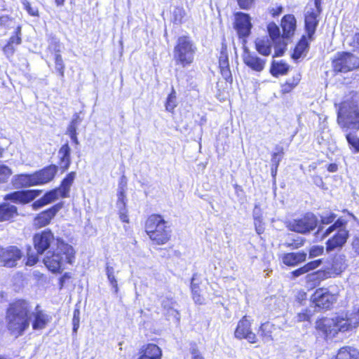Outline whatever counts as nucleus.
<instances>
[{
	"mask_svg": "<svg viewBox=\"0 0 359 359\" xmlns=\"http://www.w3.org/2000/svg\"><path fill=\"white\" fill-rule=\"evenodd\" d=\"M337 123L348 143V135L353 137L359 130V107L356 102L345 101L339 104L337 109Z\"/></svg>",
	"mask_w": 359,
	"mask_h": 359,
	"instance_id": "1",
	"label": "nucleus"
},
{
	"mask_svg": "<svg viewBox=\"0 0 359 359\" xmlns=\"http://www.w3.org/2000/svg\"><path fill=\"white\" fill-rule=\"evenodd\" d=\"M8 328L16 337L22 335L29 327L30 316L29 305L18 301L11 305L7 312Z\"/></svg>",
	"mask_w": 359,
	"mask_h": 359,
	"instance_id": "2",
	"label": "nucleus"
},
{
	"mask_svg": "<svg viewBox=\"0 0 359 359\" xmlns=\"http://www.w3.org/2000/svg\"><path fill=\"white\" fill-rule=\"evenodd\" d=\"M55 251L46 255L43 259L46 267L53 273H60L66 264H72L74 260L75 250L73 247L63 240L57 238Z\"/></svg>",
	"mask_w": 359,
	"mask_h": 359,
	"instance_id": "3",
	"label": "nucleus"
},
{
	"mask_svg": "<svg viewBox=\"0 0 359 359\" xmlns=\"http://www.w3.org/2000/svg\"><path fill=\"white\" fill-rule=\"evenodd\" d=\"M316 329L323 332L327 337H333L339 332H346L354 328L348 313H340L334 318H325L316 322Z\"/></svg>",
	"mask_w": 359,
	"mask_h": 359,
	"instance_id": "4",
	"label": "nucleus"
},
{
	"mask_svg": "<svg viewBox=\"0 0 359 359\" xmlns=\"http://www.w3.org/2000/svg\"><path fill=\"white\" fill-rule=\"evenodd\" d=\"M146 232L149 238L158 245L166 243L170 238V231L167 222L158 215H152L147 219Z\"/></svg>",
	"mask_w": 359,
	"mask_h": 359,
	"instance_id": "5",
	"label": "nucleus"
},
{
	"mask_svg": "<svg viewBox=\"0 0 359 359\" xmlns=\"http://www.w3.org/2000/svg\"><path fill=\"white\" fill-rule=\"evenodd\" d=\"M196 48L189 37L178 38L173 50V58L176 65L182 67L191 65L194 60Z\"/></svg>",
	"mask_w": 359,
	"mask_h": 359,
	"instance_id": "6",
	"label": "nucleus"
},
{
	"mask_svg": "<svg viewBox=\"0 0 359 359\" xmlns=\"http://www.w3.org/2000/svg\"><path fill=\"white\" fill-rule=\"evenodd\" d=\"M344 222L341 219H337V222L328 229H326L323 236L325 237L334 231L337 232L327 241V251H332L337 248H341L346 242L348 236V231L343 228Z\"/></svg>",
	"mask_w": 359,
	"mask_h": 359,
	"instance_id": "7",
	"label": "nucleus"
},
{
	"mask_svg": "<svg viewBox=\"0 0 359 359\" xmlns=\"http://www.w3.org/2000/svg\"><path fill=\"white\" fill-rule=\"evenodd\" d=\"M321 0H311L305 8V28L310 41L313 39V35L316 32L318 24Z\"/></svg>",
	"mask_w": 359,
	"mask_h": 359,
	"instance_id": "8",
	"label": "nucleus"
},
{
	"mask_svg": "<svg viewBox=\"0 0 359 359\" xmlns=\"http://www.w3.org/2000/svg\"><path fill=\"white\" fill-rule=\"evenodd\" d=\"M334 70L337 72H348L359 67L357 57L349 53H341L332 61Z\"/></svg>",
	"mask_w": 359,
	"mask_h": 359,
	"instance_id": "9",
	"label": "nucleus"
},
{
	"mask_svg": "<svg viewBox=\"0 0 359 359\" xmlns=\"http://www.w3.org/2000/svg\"><path fill=\"white\" fill-rule=\"evenodd\" d=\"M317 218L313 214H306L301 219H294L288 224L290 230L300 233H306L313 231L317 226Z\"/></svg>",
	"mask_w": 359,
	"mask_h": 359,
	"instance_id": "10",
	"label": "nucleus"
},
{
	"mask_svg": "<svg viewBox=\"0 0 359 359\" xmlns=\"http://www.w3.org/2000/svg\"><path fill=\"white\" fill-rule=\"evenodd\" d=\"M234 336L236 339L248 340L249 343L255 344L257 341L256 334L251 330V322L247 316H243L238 323Z\"/></svg>",
	"mask_w": 359,
	"mask_h": 359,
	"instance_id": "11",
	"label": "nucleus"
},
{
	"mask_svg": "<svg viewBox=\"0 0 359 359\" xmlns=\"http://www.w3.org/2000/svg\"><path fill=\"white\" fill-rule=\"evenodd\" d=\"M311 301L317 307L329 309L337 301V296L325 289L319 288L311 296Z\"/></svg>",
	"mask_w": 359,
	"mask_h": 359,
	"instance_id": "12",
	"label": "nucleus"
},
{
	"mask_svg": "<svg viewBox=\"0 0 359 359\" xmlns=\"http://www.w3.org/2000/svg\"><path fill=\"white\" fill-rule=\"evenodd\" d=\"M22 253L15 246L0 249V264L6 267H13L21 258Z\"/></svg>",
	"mask_w": 359,
	"mask_h": 359,
	"instance_id": "13",
	"label": "nucleus"
},
{
	"mask_svg": "<svg viewBox=\"0 0 359 359\" xmlns=\"http://www.w3.org/2000/svg\"><path fill=\"white\" fill-rule=\"evenodd\" d=\"M252 27L251 18L248 14L242 12L235 13L234 27L239 37L249 36Z\"/></svg>",
	"mask_w": 359,
	"mask_h": 359,
	"instance_id": "14",
	"label": "nucleus"
},
{
	"mask_svg": "<svg viewBox=\"0 0 359 359\" xmlns=\"http://www.w3.org/2000/svg\"><path fill=\"white\" fill-rule=\"evenodd\" d=\"M34 248L39 254H43L48 250L54 240V236L50 230L46 229L36 233L34 236Z\"/></svg>",
	"mask_w": 359,
	"mask_h": 359,
	"instance_id": "15",
	"label": "nucleus"
},
{
	"mask_svg": "<svg viewBox=\"0 0 359 359\" xmlns=\"http://www.w3.org/2000/svg\"><path fill=\"white\" fill-rule=\"evenodd\" d=\"M30 322L34 330H41L46 328L50 322L51 317L37 306L32 312L29 311Z\"/></svg>",
	"mask_w": 359,
	"mask_h": 359,
	"instance_id": "16",
	"label": "nucleus"
},
{
	"mask_svg": "<svg viewBox=\"0 0 359 359\" xmlns=\"http://www.w3.org/2000/svg\"><path fill=\"white\" fill-rule=\"evenodd\" d=\"M41 190L17 191L5 196V200H11L14 202L27 203L33 201L41 194Z\"/></svg>",
	"mask_w": 359,
	"mask_h": 359,
	"instance_id": "17",
	"label": "nucleus"
},
{
	"mask_svg": "<svg viewBox=\"0 0 359 359\" xmlns=\"http://www.w3.org/2000/svg\"><path fill=\"white\" fill-rule=\"evenodd\" d=\"M243 62L251 69L262 72L265 67L266 60L259 57L256 54L250 53L246 48L243 54Z\"/></svg>",
	"mask_w": 359,
	"mask_h": 359,
	"instance_id": "18",
	"label": "nucleus"
},
{
	"mask_svg": "<svg viewBox=\"0 0 359 359\" xmlns=\"http://www.w3.org/2000/svg\"><path fill=\"white\" fill-rule=\"evenodd\" d=\"M57 172V167L55 165L47 166L34 172L37 185H42L52 181Z\"/></svg>",
	"mask_w": 359,
	"mask_h": 359,
	"instance_id": "19",
	"label": "nucleus"
},
{
	"mask_svg": "<svg viewBox=\"0 0 359 359\" xmlns=\"http://www.w3.org/2000/svg\"><path fill=\"white\" fill-rule=\"evenodd\" d=\"M346 267L345 256L342 255H336L330 266H327L325 271L328 278L340 274Z\"/></svg>",
	"mask_w": 359,
	"mask_h": 359,
	"instance_id": "20",
	"label": "nucleus"
},
{
	"mask_svg": "<svg viewBox=\"0 0 359 359\" xmlns=\"http://www.w3.org/2000/svg\"><path fill=\"white\" fill-rule=\"evenodd\" d=\"M279 332V327L270 322H266L260 325L258 333L264 342H269L273 341Z\"/></svg>",
	"mask_w": 359,
	"mask_h": 359,
	"instance_id": "21",
	"label": "nucleus"
},
{
	"mask_svg": "<svg viewBox=\"0 0 359 359\" xmlns=\"http://www.w3.org/2000/svg\"><path fill=\"white\" fill-rule=\"evenodd\" d=\"M58 210L59 206L55 205L41 212L34 218V225L37 228H41L48 225Z\"/></svg>",
	"mask_w": 359,
	"mask_h": 359,
	"instance_id": "22",
	"label": "nucleus"
},
{
	"mask_svg": "<svg viewBox=\"0 0 359 359\" xmlns=\"http://www.w3.org/2000/svg\"><path fill=\"white\" fill-rule=\"evenodd\" d=\"M307 254L305 252L285 253L282 257L284 264L290 266H296L306 261Z\"/></svg>",
	"mask_w": 359,
	"mask_h": 359,
	"instance_id": "23",
	"label": "nucleus"
},
{
	"mask_svg": "<svg viewBox=\"0 0 359 359\" xmlns=\"http://www.w3.org/2000/svg\"><path fill=\"white\" fill-rule=\"evenodd\" d=\"M161 349L156 344H147L142 348L137 359H161Z\"/></svg>",
	"mask_w": 359,
	"mask_h": 359,
	"instance_id": "24",
	"label": "nucleus"
},
{
	"mask_svg": "<svg viewBox=\"0 0 359 359\" xmlns=\"http://www.w3.org/2000/svg\"><path fill=\"white\" fill-rule=\"evenodd\" d=\"M70 152L71 149L68 144H65L61 147L58 151V156L60 158V166L63 170H66L68 169L70 163Z\"/></svg>",
	"mask_w": 359,
	"mask_h": 359,
	"instance_id": "25",
	"label": "nucleus"
},
{
	"mask_svg": "<svg viewBox=\"0 0 359 359\" xmlns=\"http://www.w3.org/2000/svg\"><path fill=\"white\" fill-rule=\"evenodd\" d=\"M282 28L283 31V36L284 37H289L294 33L296 27V20L293 15H285L282 20Z\"/></svg>",
	"mask_w": 359,
	"mask_h": 359,
	"instance_id": "26",
	"label": "nucleus"
},
{
	"mask_svg": "<svg viewBox=\"0 0 359 359\" xmlns=\"http://www.w3.org/2000/svg\"><path fill=\"white\" fill-rule=\"evenodd\" d=\"M17 208L9 203L0 205V222L7 221L17 215Z\"/></svg>",
	"mask_w": 359,
	"mask_h": 359,
	"instance_id": "27",
	"label": "nucleus"
},
{
	"mask_svg": "<svg viewBox=\"0 0 359 359\" xmlns=\"http://www.w3.org/2000/svg\"><path fill=\"white\" fill-rule=\"evenodd\" d=\"M328 278V275L326 273L325 269L319 270L313 273L306 275V282L310 285L311 287L316 286L322 280Z\"/></svg>",
	"mask_w": 359,
	"mask_h": 359,
	"instance_id": "28",
	"label": "nucleus"
},
{
	"mask_svg": "<svg viewBox=\"0 0 359 359\" xmlns=\"http://www.w3.org/2000/svg\"><path fill=\"white\" fill-rule=\"evenodd\" d=\"M126 182L124 180V177H122L121 181L118 184L117 191V201L116 207L118 208H126Z\"/></svg>",
	"mask_w": 359,
	"mask_h": 359,
	"instance_id": "29",
	"label": "nucleus"
},
{
	"mask_svg": "<svg viewBox=\"0 0 359 359\" xmlns=\"http://www.w3.org/2000/svg\"><path fill=\"white\" fill-rule=\"evenodd\" d=\"M175 302L172 299L165 298L162 301L161 305L168 316H172L177 322L180 320V314L176 309H174Z\"/></svg>",
	"mask_w": 359,
	"mask_h": 359,
	"instance_id": "30",
	"label": "nucleus"
},
{
	"mask_svg": "<svg viewBox=\"0 0 359 359\" xmlns=\"http://www.w3.org/2000/svg\"><path fill=\"white\" fill-rule=\"evenodd\" d=\"M76 173L74 172H71L69 173L67 177L62 180L60 187L58 188L60 191L61 192V197L66 198L68 196L70 187L75 179Z\"/></svg>",
	"mask_w": 359,
	"mask_h": 359,
	"instance_id": "31",
	"label": "nucleus"
},
{
	"mask_svg": "<svg viewBox=\"0 0 359 359\" xmlns=\"http://www.w3.org/2000/svg\"><path fill=\"white\" fill-rule=\"evenodd\" d=\"M257 50L263 55H269L271 53V41L267 37L257 38L255 41Z\"/></svg>",
	"mask_w": 359,
	"mask_h": 359,
	"instance_id": "32",
	"label": "nucleus"
},
{
	"mask_svg": "<svg viewBox=\"0 0 359 359\" xmlns=\"http://www.w3.org/2000/svg\"><path fill=\"white\" fill-rule=\"evenodd\" d=\"M359 351L352 347H343L340 348L335 359H358Z\"/></svg>",
	"mask_w": 359,
	"mask_h": 359,
	"instance_id": "33",
	"label": "nucleus"
},
{
	"mask_svg": "<svg viewBox=\"0 0 359 359\" xmlns=\"http://www.w3.org/2000/svg\"><path fill=\"white\" fill-rule=\"evenodd\" d=\"M60 48L59 44H56L55 47V68L56 71L59 73L61 78H63L65 76V63L63 62L62 55H60Z\"/></svg>",
	"mask_w": 359,
	"mask_h": 359,
	"instance_id": "34",
	"label": "nucleus"
},
{
	"mask_svg": "<svg viewBox=\"0 0 359 359\" xmlns=\"http://www.w3.org/2000/svg\"><path fill=\"white\" fill-rule=\"evenodd\" d=\"M321 263H322L321 259H317V260H314L311 262H309L308 264H305L304 266L292 272V275L294 277H298L302 274L308 273L309 271L318 268L321 264Z\"/></svg>",
	"mask_w": 359,
	"mask_h": 359,
	"instance_id": "35",
	"label": "nucleus"
},
{
	"mask_svg": "<svg viewBox=\"0 0 359 359\" xmlns=\"http://www.w3.org/2000/svg\"><path fill=\"white\" fill-rule=\"evenodd\" d=\"M301 76L296 74L292 79H288L284 84L281 86V92L283 94L291 92L299 83Z\"/></svg>",
	"mask_w": 359,
	"mask_h": 359,
	"instance_id": "36",
	"label": "nucleus"
},
{
	"mask_svg": "<svg viewBox=\"0 0 359 359\" xmlns=\"http://www.w3.org/2000/svg\"><path fill=\"white\" fill-rule=\"evenodd\" d=\"M15 27V21L8 15L0 17V35H5L7 32Z\"/></svg>",
	"mask_w": 359,
	"mask_h": 359,
	"instance_id": "37",
	"label": "nucleus"
},
{
	"mask_svg": "<svg viewBox=\"0 0 359 359\" xmlns=\"http://www.w3.org/2000/svg\"><path fill=\"white\" fill-rule=\"evenodd\" d=\"M18 182L22 187L36 186L34 174H22L17 177Z\"/></svg>",
	"mask_w": 359,
	"mask_h": 359,
	"instance_id": "38",
	"label": "nucleus"
},
{
	"mask_svg": "<svg viewBox=\"0 0 359 359\" xmlns=\"http://www.w3.org/2000/svg\"><path fill=\"white\" fill-rule=\"evenodd\" d=\"M287 70V65L282 61L273 62L271 67V73L276 76L285 74Z\"/></svg>",
	"mask_w": 359,
	"mask_h": 359,
	"instance_id": "39",
	"label": "nucleus"
},
{
	"mask_svg": "<svg viewBox=\"0 0 359 359\" xmlns=\"http://www.w3.org/2000/svg\"><path fill=\"white\" fill-rule=\"evenodd\" d=\"M60 196L61 197V192L58 189H55L46 193L42 198L45 204L48 205L55 201Z\"/></svg>",
	"mask_w": 359,
	"mask_h": 359,
	"instance_id": "40",
	"label": "nucleus"
},
{
	"mask_svg": "<svg viewBox=\"0 0 359 359\" xmlns=\"http://www.w3.org/2000/svg\"><path fill=\"white\" fill-rule=\"evenodd\" d=\"M269 34L274 42L280 40V29L273 22L269 23L267 27Z\"/></svg>",
	"mask_w": 359,
	"mask_h": 359,
	"instance_id": "41",
	"label": "nucleus"
},
{
	"mask_svg": "<svg viewBox=\"0 0 359 359\" xmlns=\"http://www.w3.org/2000/svg\"><path fill=\"white\" fill-rule=\"evenodd\" d=\"M186 15L184 9L182 7H176L172 12L173 21L176 24H181Z\"/></svg>",
	"mask_w": 359,
	"mask_h": 359,
	"instance_id": "42",
	"label": "nucleus"
},
{
	"mask_svg": "<svg viewBox=\"0 0 359 359\" xmlns=\"http://www.w3.org/2000/svg\"><path fill=\"white\" fill-rule=\"evenodd\" d=\"M194 278H192L191 283V288L192 291L193 299L194 302L198 304H202L204 302V299L199 294V287L194 283Z\"/></svg>",
	"mask_w": 359,
	"mask_h": 359,
	"instance_id": "43",
	"label": "nucleus"
},
{
	"mask_svg": "<svg viewBox=\"0 0 359 359\" xmlns=\"http://www.w3.org/2000/svg\"><path fill=\"white\" fill-rule=\"evenodd\" d=\"M304 242L305 239L304 238L297 236L291 241H286L283 243V245L291 249H297L304 245Z\"/></svg>",
	"mask_w": 359,
	"mask_h": 359,
	"instance_id": "44",
	"label": "nucleus"
},
{
	"mask_svg": "<svg viewBox=\"0 0 359 359\" xmlns=\"http://www.w3.org/2000/svg\"><path fill=\"white\" fill-rule=\"evenodd\" d=\"M81 120L78 114H75L67 128V133L69 135L76 134L77 126Z\"/></svg>",
	"mask_w": 359,
	"mask_h": 359,
	"instance_id": "45",
	"label": "nucleus"
},
{
	"mask_svg": "<svg viewBox=\"0 0 359 359\" xmlns=\"http://www.w3.org/2000/svg\"><path fill=\"white\" fill-rule=\"evenodd\" d=\"M176 107V93L172 88V92L169 94L165 103V109L168 111H172Z\"/></svg>",
	"mask_w": 359,
	"mask_h": 359,
	"instance_id": "46",
	"label": "nucleus"
},
{
	"mask_svg": "<svg viewBox=\"0 0 359 359\" xmlns=\"http://www.w3.org/2000/svg\"><path fill=\"white\" fill-rule=\"evenodd\" d=\"M312 316V312L308 309H303L301 312H299L295 316L297 322H304L309 321Z\"/></svg>",
	"mask_w": 359,
	"mask_h": 359,
	"instance_id": "47",
	"label": "nucleus"
},
{
	"mask_svg": "<svg viewBox=\"0 0 359 359\" xmlns=\"http://www.w3.org/2000/svg\"><path fill=\"white\" fill-rule=\"evenodd\" d=\"M12 175L11 168L4 165H0V183L6 182Z\"/></svg>",
	"mask_w": 359,
	"mask_h": 359,
	"instance_id": "48",
	"label": "nucleus"
},
{
	"mask_svg": "<svg viewBox=\"0 0 359 359\" xmlns=\"http://www.w3.org/2000/svg\"><path fill=\"white\" fill-rule=\"evenodd\" d=\"M348 145L349 148L352 150L353 153H359V137L357 133L354 135L353 137H351L348 135Z\"/></svg>",
	"mask_w": 359,
	"mask_h": 359,
	"instance_id": "49",
	"label": "nucleus"
},
{
	"mask_svg": "<svg viewBox=\"0 0 359 359\" xmlns=\"http://www.w3.org/2000/svg\"><path fill=\"white\" fill-rule=\"evenodd\" d=\"M324 248L321 245H313L309 249V258H314L323 255Z\"/></svg>",
	"mask_w": 359,
	"mask_h": 359,
	"instance_id": "50",
	"label": "nucleus"
},
{
	"mask_svg": "<svg viewBox=\"0 0 359 359\" xmlns=\"http://www.w3.org/2000/svg\"><path fill=\"white\" fill-rule=\"evenodd\" d=\"M38 262L37 255L33 252L31 247H29L27 249V259L26 262L27 266H34Z\"/></svg>",
	"mask_w": 359,
	"mask_h": 359,
	"instance_id": "51",
	"label": "nucleus"
},
{
	"mask_svg": "<svg viewBox=\"0 0 359 359\" xmlns=\"http://www.w3.org/2000/svg\"><path fill=\"white\" fill-rule=\"evenodd\" d=\"M21 34V27L18 26L15 29V35L11 36L8 40V43L13 44L14 46H18L21 43L22 39L20 37Z\"/></svg>",
	"mask_w": 359,
	"mask_h": 359,
	"instance_id": "52",
	"label": "nucleus"
},
{
	"mask_svg": "<svg viewBox=\"0 0 359 359\" xmlns=\"http://www.w3.org/2000/svg\"><path fill=\"white\" fill-rule=\"evenodd\" d=\"M308 41L306 37L303 36L295 48V53L302 54L308 47Z\"/></svg>",
	"mask_w": 359,
	"mask_h": 359,
	"instance_id": "53",
	"label": "nucleus"
},
{
	"mask_svg": "<svg viewBox=\"0 0 359 359\" xmlns=\"http://www.w3.org/2000/svg\"><path fill=\"white\" fill-rule=\"evenodd\" d=\"M15 46L11 43H7V44L4 47L3 51L6 56L9 58L13 56L15 51Z\"/></svg>",
	"mask_w": 359,
	"mask_h": 359,
	"instance_id": "54",
	"label": "nucleus"
},
{
	"mask_svg": "<svg viewBox=\"0 0 359 359\" xmlns=\"http://www.w3.org/2000/svg\"><path fill=\"white\" fill-rule=\"evenodd\" d=\"M351 322L352 323L354 328L359 325V308L356 311L348 313Z\"/></svg>",
	"mask_w": 359,
	"mask_h": 359,
	"instance_id": "55",
	"label": "nucleus"
},
{
	"mask_svg": "<svg viewBox=\"0 0 359 359\" xmlns=\"http://www.w3.org/2000/svg\"><path fill=\"white\" fill-rule=\"evenodd\" d=\"M336 218V215L334 213L330 212L326 213L321 216V222L325 224L332 223Z\"/></svg>",
	"mask_w": 359,
	"mask_h": 359,
	"instance_id": "56",
	"label": "nucleus"
},
{
	"mask_svg": "<svg viewBox=\"0 0 359 359\" xmlns=\"http://www.w3.org/2000/svg\"><path fill=\"white\" fill-rule=\"evenodd\" d=\"M219 65L220 68H226L229 67L228 56L224 51L221 52V55L219 59Z\"/></svg>",
	"mask_w": 359,
	"mask_h": 359,
	"instance_id": "57",
	"label": "nucleus"
},
{
	"mask_svg": "<svg viewBox=\"0 0 359 359\" xmlns=\"http://www.w3.org/2000/svg\"><path fill=\"white\" fill-rule=\"evenodd\" d=\"M22 4L24 6V8L31 15L35 16L38 15L37 9L32 8L28 1L23 0Z\"/></svg>",
	"mask_w": 359,
	"mask_h": 359,
	"instance_id": "58",
	"label": "nucleus"
},
{
	"mask_svg": "<svg viewBox=\"0 0 359 359\" xmlns=\"http://www.w3.org/2000/svg\"><path fill=\"white\" fill-rule=\"evenodd\" d=\"M72 323H73V331L74 332H76V331L79 327V310H75L74 311Z\"/></svg>",
	"mask_w": 359,
	"mask_h": 359,
	"instance_id": "59",
	"label": "nucleus"
},
{
	"mask_svg": "<svg viewBox=\"0 0 359 359\" xmlns=\"http://www.w3.org/2000/svg\"><path fill=\"white\" fill-rule=\"evenodd\" d=\"M239 6L242 9H249L253 4L255 0H237Z\"/></svg>",
	"mask_w": 359,
	"mask_h": 359,
	"instance_id": "60",
	"label": "nucleus"
},
{
	"mask_svg": "<svg viewBox=\"0 0 359 359\" xmlns=\"http://www.w3.org/2000/svg\"><path fill=\"white\" fill-rule=\"evenodd\" d=\"M108 280L112 287V288L114 290L115 293H118V283L117 280L116 278L115 275H111L110 276H107Z\"/></svg>",
	"mask_w": 359,
	"mask_h": 359,
	"instance_id": "61",
	"label": "nucleus"
},
{
	"mask_svg": "<svg viewBox=\"0 0 359 359\" xmlns=\"http://www.w3.org/2000/svg\"><path fill=\"white\" fill-rule=\"evenodd\" d=\"M254 220L262 219V213L260 207L256 204L252 212Z\"/></svg>",
	"mask_w": 359,
	"mask_h": 359,
	"instance_id": "62",
	"label": "nucleus"
},
{
	"mask_svg": "<svg viewBox=\"0 0 359 359\" xmlns=\"http://www.w3.org/2000/svg\"><path fill=\"white\" fill-rule=\"evenodd\" d=\"M255 230L258 234H262L264 231L262 219L254 220Z\"/></svg>",
	"mask_w": 359,
	"mask_h": 359,
	"instance_id": "63",
	"label": "nucleus"
},
{
	"mask_svg": "<svg viewBox=\"0 0 359 359\" xmlns=\"http://www.w3.org/2000/svg\"><path fill=\"white\" fill-rule=\"evenodd\" d=\"M190 353L191 354V359H205L201 352L196 347H192L190 349Z\"/></svg>",
	"mask_w": 359,
	"mask_h": 359,
	"instance_id": "64",
	"label": "nucleus"
}]
</instances>
